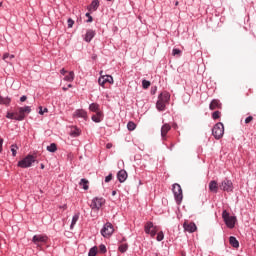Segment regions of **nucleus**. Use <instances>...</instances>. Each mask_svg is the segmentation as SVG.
<instances>
[{"mask_svg": "<svg viewBox=\"0 0 256 256\" xmlns=\"http://www.w3.org/2000/svg\"><path fill=\"white\" fill-rule=\"evenodd\" d=\"M222 218L224 219V223L229 229H233L235 227V223H237V217L230 216L227 210L222 212Z\"/></svg>", "mask_w": 256, "mask_h": 256, "instance_id": "f257e3e1", "label": "nucleus"}, {"mask_svg": "<svg viewBox=\"0 0 256 256\" xmlns=\"http://www.w3.org/2000/svg\"><path fill=\"white\" fill-rule=\"evenodd\" d=\"M225 133V126L223 123L218 122L214 125L212 129V135L215 139H221Z\"/></svg>", "mask_w": 256, "mask_h": 256, "instance_id": "f03ea898", "label": "nucleus"}, {"mask_svg": "<svg viewBox=\"0 0 256 256\" xmlns=\"http://www.w3.org/2000/svg\"><path fill=\"white\" fill-rule=\"evenodd\" d=\"M36 158L33 155H27L24 159L20 160L18 162V167H21V169H27L35 163Z\"/></svg>", "mask_w": 256, "mask_h": 256, "instance_id": "7ed1b4c3", "label": "nucleus"}, {"mask_svg": "<svg viewBox=\"0 0 256 256\" xmlns=\"http://www.w3.org/2000/svg\"><path fill=\"white\" fill-rule=\"evenodd\" d=\"M172 191H173L176 203L178 205H181V201H183V189H181V185L174 184Z\"/></svg>", "mask_w": 256, "mask_h": 256, "instance_id": "20e7f679", "label": "nucleus"}, {"mask_svg": "<svg viewBox=\"0 0 256 256\" xmlns=\"http://www.w3.org/2000/svg\"><path fill=\"white\" fill-rule=\"evenodd\" d=\"M31 113V107H20L18 108V112H16L15 121H23L25 119V115H29Z\"/></svg>", "mask_w": 256, "mask_h": 256, "instance_id": "39448f33", "label": "nucleus"}, {"mask_svg": "<svg viewBox=\"0 0 256 256\" xmlns=\"http://www.w3.org/2000/svg\"><path fill=\"white\" fill-rule=\"evenodd\" d=\"M144 231L150 237H155L157 235V231H159V227L153 225V222H147L144 226Z\"/></svg>", "mask_w": 256, "mask_h": 256, "instance_id": "423d86ee", "label": "nucleus"}, {"mask_svg": "<svg viewBox=\"0 0 256 256\" xmlns=\"http://www.w3.org/2000/svg\"><path fill=\"white\" fill-rule=\"evenodd\" d=\"M114 231H115V228H113V224H111L110 222H107L101 230V235L103 237H111Z\"/></svg>", "mask_w": 256, "mask_h": 256, "instance_id": "0eeeda50", "label": "nucleus"}, {"mask_svg": "<svg viewBox=\"0 0 256 256\" xmlns=\"http://www.w3.org/2000/svg\"><path fill=\"white\" fill-rule=\"evenodd\" d=\"M100 78L98 79V83L101 87H105V83H110L113 85V76L111 75H103V71L100 72Z\"/></svg>", "mask_w": 256, "mask_h": 256, "instance_id": "6e6552de", "label": "nucleus"}, {"mask_svg": "<svg viewBox=\"0 0 256 256\" xmlns=\"http://www.w3.org/2000/svg\"><path fill=\"white\" fill-rule=\"evenodd\" d=\"M221 191H227V193H231L233 191V182L229 179H225L219 185Z\"/></svg>", "mask_w": 256, "mask_h": 256, "instance_id": "1a4fd4ad", "label": "nucleus"}, {"mask_svg": "<svg viewBox=\"0 0 256 256\" xmlns=\"http://www.w3.org/2000/svg\"><path fill=\"white\" fill-rule=\"evenodd\" d=\"M48 237L46 235H34L32 238V242L34 245H37V247H41V244L47 243Z\"/></svg>", "mask_w": 256, "mask_h": 256, "instance_id": "9d476101", "label": "nucleus"}, {"mask_svg": "<svg viewBox=\"0 0 256 256\" xmlns=\"http://www.w3.org/2000/svg\"><path fill=\"white\" fill-rule=\"evenodd\" d=\"M105 205V199L103 198H94L90 204L91 209H96V211H99L101 207Z\"/></svg>", "mask_w": 256, "mask_h": 256, "instance_id": "9b49d317", "label": "nucleus"}, {"mask_svg": "<svg viewBox=\"0 0 256 256\" xmlns=\"http://www.w3.org/2000/svg\"><path fill=\"white\" fill-rule=\"evenodd\" d=\"M183 227L184 231H187L188 233H195V231H197V225L193 222L185 221Z\"/></svg>", "mask_w": 256, "mask_h": 256, "instance_id": "f8f14e48", "label": "nucleus"}, {"mask_svg": "<svg viewBox=\"0 0 256 256\" xmlns=\"http://www.w3.org/2000/svg\"><path fill=\"white\" fill-rule=\"evenodd\" d=\"M208 187H209L210 193H218L220 189L219 184L215 180L210 181Z\"/></svg>", "mask_w": 256, "mask_h": 256, "instance_id": "ddd939ff", "label": "nucleus"}, {"mask_svg": "<svg viewBox=\"0 0 256 256\" xmlns=\"http://www.w3.org/2000/svg\"><path fill=\"white\" fill-rule=\"evenodd\" d=\"M221 107H222L221 101L217 99H213L209 105L210 111H215V109H221Z\"/></svg>", "mask_w": 256, "mask_h": 256, "instance_id": "4468645a", "label": "nucleus"}, {"mask_svg": "<svg viewBox=\"0 0 256 256\" xmlns=\"http://www.w3.org/2000/svg\"><path fill=\"white\" fill-rule=\"evenodd\" d=\"M127 171L125 170H120L118 173H117V178H118V181L120 183H125V181H127Z\"/></svg>", "mask_w": 256, "mask_h": 256, "instance_id": "2eb2a0df", "label": "nucleus"}, {"mask_svg": "<svg viewBox=\"0 0 256 256\" xmlns=\"http://www.w3.org/2000/svg\"><path fill=\"white\" fill-rule=\"evenodd\" d=\"M158 99L164 103H169V100L171 99V95H169L168 92H162L159 96Z\"/></svg>", "mask_w": 256, "mask_h": 256, "instance_id": "dca6fc26", "label": "nucleus"}, {"mask_svg": "<svg viewBox=\"0 0 256 256\" xmlns=\"http://www.w3.org/2000/svg\"><path fill=\"white\" fill-rule=\"evenodd\" d=\"M93 37H95V31L87 30L86 35L84 37V41H86V43H91Z\"/></svg>", "mask_w": 256, "mask_h": 256, "instance_id": "f3484780", "label": "nucleus"}, {"mask_svg": "<svg viewBox=\"0 0 256 256\" xmlns=\"http://www.w3.org/2000/svg\"><path fill=\"white\" fill-rule=\"evenodd\" d=\"M102 120H103V113L101 111L96 112V114L92 116V121H94V123H101Z\"/></svg>", "mask_w": 256, "mask_h": 256, "instance_id": "a211bd4d", "label": "nucleus"}, {"mask_svg": "<svg viewBox=\"0 0 256 256\" xmlns=\"http://www.w3.org/2000/svg\"><path fill=\"white\" fill-rule=\"evenodd\" d=\"M99 9V0H93L88 6V11H97Z\"/></svg>", "mask_w": 256, "mask_h": 256, "instance_id": "6ab92c4d", "label": "nucleus"}, {"mask_svg": "<svg viewBox=\"0 0 256 256\" xmlns=\"http://www.w3.org/2000/svg\"><path fill=\"white\" fill-rule=\"evenodd\" d=\"M169 131H171V125L169 124H164L161 128V135L162 137H166L167 133H169Z\"/></svg>", "mask_w": 256, "mask_h": 256, "instance_id": "aec40b11", "label": "nucleus"}, {"mask_svg": "<svg viewBox=\"0 0 256 256\" xmlns=\"http://www.w3.org/2000/svg\"><path fill=\"white\" fill-rule=\"evenodd\" d=\"M229 243L232 247H234L235 249L239 248V241L237 240V238H235L234 236H231L229 238Z\"/></svg>", "mask_w": 256, "mask_h": 256, "instance_id": "412c9836", "label": "nucleus"}, {"mask_svg": "<svg viewBox=\"0 0 256 256\" xmlns=\"http://www.w3.org/2000/svg\"><path fill=\"white\" fill-rule=\"evenodd\" d=\"M75 80V72L70 71L68 75L64 77V81H68L69 83H72V81Z\"/></svg>", "mask_w": 256, "mask_h": 256, "instance_id": "4be33fe9", "label": "nucleus"}, {"mask_svg": "<svg viewBox=\"0 0 256 256\" xmlns=\"http://www.w3.org/2000/svg\"><path fill=\"white\" fill-rule=\"evenodd\" d=\"M74 116L81 117L82 119H87V112H85V110H77Z\"/></svg>", "mask_w": 256, "mask_h": 256, "instance_id": "5701e85b", "label": "nucleus"}, {"mask_svg": "<svg viewBox=\"0 0 256 256\" xmlns=\"http://www.w3.org/2000/svg\"><path fill=\"white\" fill-rule=\"evenodd\" d=\"M79 185L80 187L84 188L85 191H87V189H89V180L83 178L80 180Z\"/></svg>", "mask_w": 256, "mask_h": 256, "instance_id": "b1692460", "label": "nucleus"}, {"mask_svg": "<svg viewBox=\"0 0 256 256\" xmlns=\"http://www.w3.org/2000/svg\"><path fill=\"white\" fill-rule=\"evenodd\" d=\"M70 135L71 137H79L81 135V130H79L77 127H74L71 129Z\"/></svg>", "mask_w": 256, "mask_h": 256, "instance_id": "393cba45", "label": "nucleus"}, {"mask_svg": "<svg viewBox=\"0 0 256 256\" xmlns=\"http://www.w3.org/2000/svg\"><path fill=\"white\" fill-rule=\"evenodd\" d=\"M165 105H166V103L163 102L162 100H159V98H158V101L156 103V107H157L158 111H164Z\"/></svg>", "mask_w": 256, "mask_h": 256, "instance_id": "a878e982", "label": "nucleus"}, {"mask_svg": "<svg viewBox=\"0 0 256 256\" xmlns=\"http://www.w3.org/2000/svg\"><path fill=\"white\" fill-rule=\"evenodd\" d=\"M77 221H79V213H76L73 218H72V222L70 225V229H73L75 227V225H77Z\"/></svg>", "mask_w": 256, "mask_h": 256, "instance_id": "bb28decb", "label": "nucleus"}, {"mask_svg": "<svg viewBox=\"0 0 256 256\" xmlns=\"http://www.w3.org/2000/svg\"><path fill=\"white\" fill-rule=\"evenodd\" d=\"M11 103V98L0 96V105H9Z\"/></svg>", "mask_w": 256, "mask_h": 256, "instance_id": "cd10ccee", "label": "nucleus"}, {"mask_svg": "<svg viewBox=\"0 0 256 256\" xmlns=\"http://www.w3.org/2000/svg\"><path fill=\"white\" fill-rule=\"evenodd\" d=\"M90 111H93L94 113H98L99 112V104L97 103H92L89 106Z\"/></svg>", "mask_w": 256, "mask_h": 256, "instance_id": "c85d7f7f", "label": "nucleus"}, {"mask_svg": "<svg viewBox=\"0 0 256 256\" xmlns=\"http://www.w3.org/2000/svg\"><path fill=\"white\" fill-rule=\"evenodd\" d=\"M47 151L50 153H55V151H57V144L52 143L50 146H47Z\"/></svg>", "mask_w": 256, "mask_h": 256, "instance_id": "c756f323", "label": "nucleus"}, {"mask_svg": "<svg viewBox=\"0 0 256 256\" xmlns=\"http://www.w3.org/2000/svg\"><path fill=\"white\" fill-rule=\"evenodd\" d=\"M137 125L135 124V122H128L127 124V128H128V131H135Z\"/></svg>", "mask_w": 256, "mask_h": 256, "instance_id": "7c9ffc66", "label": "nucleus"}, {"mask_svg": "<svg viewBox=\"0 0 256 256\" xmlns=\"http://www.w3.org/2000/svg\"><path fill=\"white\" fill-rule=\"evenodd\" d=\"M127 249H129V245H127V244H121L119 246L120 253H125L127 251Z\"/></svg>", "mask_w": 256, "mask_h": 256, "instance_id": "2f4dec72", "label": "nucleus"}, {"mask_svg": "<svg viewBox=\"0 0 256 256\" xmlns=\"http://www.w3.org/2000/svg\"><path fill=\"white\" fill-rule=\"evenodd\" d=\"M18 149H19V147H18L16 144H14V145L11 146V151H12L13 157H16V156H17V150H18Z\"/></svg>", "mask_w": 256, "mask_h": 256, "instance_id": "473e14b6", "label": "nucleus"}, {"mask_svg": "<svg viewBox=\"0 0 256 256\" xmlns=\"http://www.w3.org/2000/svg\"><path fill=\"white\" fill-rule=\"evenodd\" d=\"M142 87H143V89H149V87H151V82L147 81V80H143Z\"/></svg>", "mask_w": 256, "mask_h": 256, "instance_id": "72a5a7b5", "label": "nucleus"}, {"mask_svg": "<svg viewBox=\"0 0 256 256\" xmlns=\"http://www.w3.org/2000/svg\"><path fill=\"white\" fill-rule=\"evenodd\" d=\"M97 247H92L88 253V256H96L97 255Z\"/></svg>", "mask_w": 256, "mask_h": 256, "instance_id": "f704fd0d", "label": "nucleus"}, {"mask_svg": "<svg viewBox=\"0 0 256 256\" xmlns=\"http://www.w3.org/2000/svg\"><path fill=\"white\" fill-rule=\"evenodd\" d=\"M221 117V112L220 111H215L212 113V119L217 120Z\"/></svg>", "mask_w": 256, "mask_h": 256, "instance_id": "c9c22d12", "label": "nucleus"}, {"mask_svg": "<svg viewBox=\"0 0 256 256\" xmlns=\"http://www.w3.org/2000/svg\"><path fill=\"white\" fill-rule=\"evenodd\" d=\"M156 239L157 241H163V239H165V235L162 231L158 232Z\"/></svg>", "mask_w": 256, "mask_h": 256, "instance_id": "e433bc0d", "label": "nucleus"}, {"mask_svg": "<svg viewBox=\"0 0 256 256\" xmlns=\"http://www.w3.org/2000/svg\"><path fill=\"white\" fill-rule=\"evenodd\" d=\"M45 113H49V109H47V108L43 109V106H40L39 107V115H43Z\"/></svg>", "mask_w": 256, "mask_h": 256, "instance_id": "4c0bfd02", "label": "nucleus"}, {"mask_svg": "<svg viewBox=\"0 0 256 256\" xmlns=\"http://www.w3.org/2000/svg\"><path fill=\"white\" fill-rule=\"evenodd\" d=\"M7 119H15V117H17V113H13V112H8L6 115Z\"/></svg>", "mask_w": 256, "mask_h": 256, "instance_id": "58836bf2", "label": "nucleus"}, {"mask_svg": "<svg viewBox=\"0 0 256 256\" xmlns=\"http://www.w3.org/2000/svg\"><path fill=\"white\" fill-rule=\"evenodd\" d=\"M68 28L71 29V27H73V25H75V21H73V19L69 18L68 21Z\"/></svg>", "mask_w": 256, "mask_h": 256, "instance_id": "ea45409f", "label": "nucleus"}, {"mask_svg": "<svg viewBox=\"0 0 256 256\" xmlns=\"http://www.w3.org/2000/svg\"><path fill=\"white\" fill-rule=\"evenodd\" d=\"M99 249H100V253H107V247H105V245L101 244L99 246Z\"/></svg>", "mask_w": 256, "mask_h": 256, "instance_id": "a19ab883", "label": "nucleus"}, {"mask_svg": "<svg viewBox=\"0 0 256 256\" xmlns=\"http://www.w3.org/2000/svg\"><path fill=\"white\" fill-rule=\"evenodd\" d=\"M172 55H181V50H179V49H177V48H174L173 50H172Z\"/></svg>", "mask_w": 256, "mask_h": 256, "instance_id": "79ce46f5", "label": "nucleus"}, {"mask_svg": "<svg viewBox=\"0 0 256 256\" xmlns=\"http://www.w3.org/2000/svg\"><path fill=\"white\" fill-rule=\"evenodd\" d=\"M86 17L88 18L87 23L93 22V17L91 16L90 13H86Z\"/></svg>", "mask_w": 256, "mask_h": 256, "instance_id": "37998d69", "label": "nucleus"}, {"mask_svg": "<svg viewBox=\"0 0 256 256\" xmlns=\"http://www.w3.org/2000/svg\"><path fill=\"white\" fill-rule=\"evenodd\" d=\"M113 179V175L109 174L108 176L105 177V183H109Z\"/></svg>", "mask_w": 256, "mask_h": 256, "instance_id": "c03bdc74", "label": "nucleus"}, {"mask_svg": "<svg viewBox=\"0 0 256 256\" xmlns=\"http://www.w3.org/2000/svg\"><path fill=\"white\" fill-rule=\"evenodd\" d=\"M251 121H253V116H248V117L245 119V123H246V124L251 123Z\"/></svg>", "mask_w": 256, "mask_h": 256, "instance_id": "a18cd8bd", "label": "nucleus"}, {"mask_svg": "<svg viewBox=\"0 0 256 256\" xmlns=\"http://www.w3.org/2000/svg\"><path fill=\"white\" fill-rule=\"evenodd\" d=\"M9 57H10L9 53H5V54L3 55V60H4V61H7V59H9Z\"/></svg>", "mask_w": 256, "mask_h": 256, "instance_id": "49530a36", "label": "nucleus"}, {"mask_svg": "<svg viewBox=\"0 0 256 256\" xmlns=\"http://www.w3.org/2000/svg\"><path fill=\"white\" fill-rule=\"evenodd\" d=\"M60 73H61V75H66L67 70H65V68H62V69L60 70Z\"/></svg>", "mask_w": 256, "mask_h": 256, "instance_id": "de8ad7c7", "label": "nucleus"}, {"mask_svg": "<svg viewBox=\"0 0 256 256\" xmlns=\"http://www.w3.org/2000/svg\"><path fill=\"white\" fill-rule=\"evenodd\" d=\"M21 103H24V101H27V96H22L20 98Z\"/></svg>", "mask_w": 256, "mask_h": 256, "instance_id": "09e8293b", "label": "nucleus"}, {"mask_svg": "<svg viewBox=\"0 0 256 256\" xmlns=\"http://www.w3.org/2000/svg\"><path fill=\"white\" fill-rule=\"evenodd\" d=\"M3 151V139H0V153Z\"/></svg>", "mask_w": 256, "mask_h": 256, "instance_id": "8fccbe9b", "label": "nucleus"}, {"mask_svg": "<svg viewBox=\"0 0 256 256\" xmlns=\"http://www.w3.org/2000/svg\"><path fill=\"white\" fill-rule=\"evenodd\" d=\"M111 147H113V144H112V143L106 144V148L111 149Z\"/></svg>", "mask_w": 256, "mask_h": 256, "instance_id": "3c124183", "label": "nucleus"}, {"mask_svg": "<svg viewBox=\"0 0 256 256\" xmlns=\"http://www.w3.org/2000/svg\"><path fill=\"white\" fill-rule=\"evenodd\" d=\"M117 195V191H112V196L115 197Z\"/></svg>", "mask_w": 256, "mask_h": 256, "instance_id": "603ef678", "label": "nucleus"}, {"mask_svg": "<svg viewBox=\"0 0 256 256\" xmlns=\"http://www.w3.org/2000/svg\"><path fill=\"white\" fill-rule=\"evenodd\" d=\"M61 209H63L64 211L67 209V206H66V204H64L62 207H61Z\"/></svg>", "mask_w": 256, "mask_h": 256, "instance_id": "864d4df0", "label": "nucleus"}, {"mask_svg": "<svg viewBox=\"0 0 256 256\" xmlns=\"http://www.w3.org/2000/svg\"><path fill=\"white\" fill-rule=\"evenodd\" d=\"M40 167H41V169H45V165L44 164H41Z\"/></svg>", "mask_w": 256, "mask_h": 256, "instance_id": "5fc2aeb1", "label": "nucleus"}, {"mask_svg": "<svg viewBox=\"0 0 256 256\" xmlns=\"http://www.w3.org/2000/svg\"><path fill=\"white\" fill-rule=\"evenodd\" d=\"M9 57H10V59H14L15 55H10Z\"/></svg>", "mask_w": 256, "mask_h": 256, "instance_id": "6e6d98bb", "label": "nucleus"}, {"mask_svg": "<svg viewBox=\"0 0 256 256\" xmlns=\"http://www.w3.org/2000/svg\"><path fill=\"white\" fill-rule=\"evenodd\" d=\"M0 7H3V2H0Z\"/></svg>", "mask_w": 256, "mask_h": 256, "instance_id": "4d7b16f0", "label": "nucleus"}, {"mask_svg": "<svg viewBox=\"0 0 256 256\" xmlns=\"http://www.w3.org/2000/svg\"><path fill=\"white\" fill-rule=\"evenodd\" d=\"M71 87H73V85L69 84V85H68V88H71Z\"/></svg>", "mask_w": 256, "mask_h": 256, "instance_id": "13d9d810", "label": "nucleus"}, {"mask_svg": "<svg viewBox=\"0 0 256 256\" xmlns=\"http://www.w3.org/2000/svg\"><path fill=\"white\" fill-rule=\"evenodd\" d=\"M62 89H63V91H67V88H65V87H63Z\"/></svg>", "mask_w": 256, "mask_h": 256, "instance_id": "bf43d9fd", "label": "nucleus"}, {"mask_svg": "<svg viewBox=\"0 0 256 256\" xmlns=\"http://www.w3.org/2000/svg\"><path fill=\"white\" fill-rule=\"evenodd\" d=\"M175 5H176V7H177V5H179V2H176Z\"/></svg>", "mask_w": 256, "mask_h": 256, "instance_id": "052dcab7", "label": "nucleus"}]
</instances>
